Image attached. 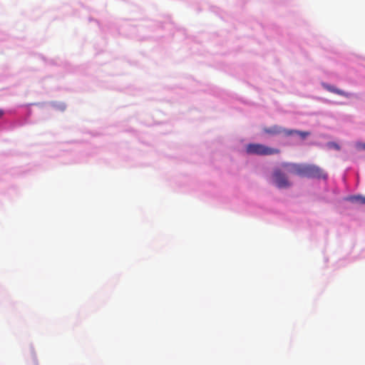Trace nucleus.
Listing matches in <instances>:
<instances>
[{"instance_id": "nucleus-2", "label": "nucleus", "mask_w": 365, "mask_h": 365, "mask_svg": "<svg viewBox=\"0 0 365 365\" xmlns=\"http://www.w3.org/2000/svg\"><path fill=\"white\" fill-rule=\"evenodd\" d=\"M272 178L274 183L279 188H288L292 185L287 175L279 169L274 170L272 174Z\"/></svg>"}, {"instance_id": "nucleus-6", "label": "nucleus", "mask_w": 365, "mask_h": 365, "mask_svg": "<svg viewBox=\"0 0 365 365\" xmlns=\"http://www.w3.org/2000/svg\"><path fill=\"white\" fill-rule=\"evenodd\" d=\"M284 130L285 129H284L279 126H277V125H274L270 128H264L263 129L264 133L269 134V135H278L280 133H284Z\"/></svg>"}, {"instance_id": "nucleus-1", "label": "nucleus", "mask_w": 365, "mask_h": 365, "mask_svg": "<svg viewBox=\"0 0 365 365\" xmlns=\"http://www.w3.org/2000/svg\"><path fill=\"white\" fill-rule=\"evenodd\" d=\"M246 152L248 154L257 155H272L279 153L277 148H270L263 144L250 143L246 147Z\"/></svg>"}, {"instance_id": "nucleus-9", "label": "nucleus", "mask_w": 365, "mask_h": 365, "mask_svg": "<svg viewBox=\"0 0 365 365\" xmlns=\"http://www.w3.org/2000/svg\"><path fill=\"white\" fill-rule=\"evenodd\" d=\"M331 146H332L333 148H336V150H339V146L336 143H331Z\"/></svg>"}, {"instance_id": "nucleus-4", "label": "nucleus", "mask_w": 365, "mask_h": 365, "mask_svg": "<svg viewBox=\"0 0 365 365\" xmlns=\"http://www.w3.org/2000/svg\"><path fill=\"white\" fill-rule=\"evenodd\" d=\"M304 165L296 163H284L282 167L285 168L287 173L292 175L304 176Z\"/></svg>"}, {"instance_id": "nucleus-7", "label": "nucleus", "mask_w": 365, "mask_h": 365, "mask_svg": "<svg viewBox=\"0 0 365 365\" xmlns=\"http://www.w3.org/2000/svg\"><path fill=\"white\" fill-rule=\"evenodd\" d=\"M284 134L287 136L292 135L294 134H297L300 136V138L302 139H304L307 136H309L310 133L307 131H300V130H284Z\"/></svg>"}, {"instance_id": "nucleus-5", "label": "nucleus", "mask_w": 365, "mask_h": 365, "mask_svg": "<svg viewBox=\"0 0 365 365\" xmlns=\"http://www.w3.org/2000/svg\"><path fill=\"white\" fill-rule=\"evenodd\" d=\"M323 87L326 90H327L328 91L334 93H336V94H338L339 96H344L346 98H349L351 96L350 93H346V92H345V91H342V90H340L339 88H336V87H334L333 86H331V85H329V84H326V83H323Z\"/></svg>"}, {"instance_id": "nucleus-10", "label": "nucleus", "mask_w": 365, "mask_h": 365, "mask_svg": "<svg viewBox=\"0 0 365 365\" xmlns=\"http://www.w3.org/2000/svg\"><path fill=\"white\" fill-rule=\"evenodd\" d=\"M4 115V110L1 109L0 108V118H1L3 117V115Z\"/></svg>"}, {"instance_id": "nucleus-11", "label": "nucleus", "mask_w": 365, "mask_h": 365, "mask_svg": "<svg viewBox=\"0 0 365 365\" xmlns=\"http://www.w3.org/2000/svg\"><path fill=\"white\" fill-rule=\"evenodd\" d=\"M359 148L365 150V143L360 144Z\"/></svg>"}, {"instance_id": "nucleus-8", "label": "nucleus", "mask_w": 365, "mask_h": 365, "mask_svg": "<svg viewBox=\"0 0 365 365\" xmlns=\"http://www.w3.org/2000/svg\"><path fill=\"white\" fill-rule=\"evenodd\" d=\"M349 199L351 201L359 202L360 204H365V197L361 196H351Z\"/></svg>"}, {"instance_id": "nucleus-3", "label": "nucleus", "mask_w": 365, "mask_h": 365, "mask_svg": "<svg viewBox=\"0 0 365 365\" xmlns=\"http://www.w3.org/2000/svg\"><path fill=\"white\" fill-rule=\"evenodd\" d=\"M312 178H327V174L319 167L314 165H304V176Z\"/></svg>"}]
</instances>
